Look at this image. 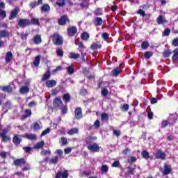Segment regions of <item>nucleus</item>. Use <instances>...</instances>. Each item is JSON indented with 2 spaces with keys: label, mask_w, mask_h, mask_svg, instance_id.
Segmentation results:
<instances>
[{
  "label": "nucleus",
  "mask_w": 178,
  "mask_h": 178,
  "mask_svg": "<svg viewBox=\"0 0 178 178\" xmlns=\"http://www.w3.org/2000/svg\"><path fill=\"white\" fill-rule=\"evenodd\" d=\"M67 33L68 37H74L77 34V26H71L67 29Z\"/></svg>",
  "instance_id": "20e7f679"
},
{
  "label": "nucleus",
  "mask_w": 178,
  "mask_h": 178,
  "mask_svg": "<svg viewBox=\"0 0 178 178\" xmlns=\"http://www.w3.org/2000/svg\"><path fill=\"white\" fill-rule=\"evenodd\" d=\"M51 79V71L47 70L42 76L41 81H47V80H49Z\"/></svg>",
  "instance_id": "cd10ccee"
},
{
  "label": "nucleus",
  "mask_w": 178,
  "mask_h": 178,
  "mask_svg": "<svg viewBox=\"0 0 178 178\" xmlns=\"http://www.w3.org/2000/svg\"><path fill=\"white\" fill-rule=\"evenodd\" d=\"M74 115L75 119H77V120H80V119L83 118V109H81V107H77L75 108Z\"/></svg>",
  "instance_id": "9d476101"
},
{
  "label": "nucleus",
  "mask_w": 178,
  "mask_h": 178,
  "mask_svg": "<svg viewBox=\"0 0 178 178\" xmlns=\"http://www.w3.org/2000/svg\"><path fill=\"white\" fill-rule=\"evenodd\" d=\"M112 168H119L120 166V162L119 161H115L111 164Z\"/></svg>",
  "instance_id": "69168bd1"
},
{
  "label": "nucleus",
  "mask_w": 178,
  "mask_h": 178,
  "mask_svg": "<svg viewBox=\"0 0 178 178\" xmlns=\"http://www.w3.org/2000/svg\"><path fill=\"white\" fill-rule=\"evenodd\" d=\"M22 136L24 137V138H27V140H31V141L37 140V135L35 134H25Z\"/></svg>",
  "instance_id": "bb28decb"
},
{
  "label": "nucleus",
  "mask_w": 178,
  "mask_h": 178,
  "mask_svg": "<svg viewBox=\"0 0 178 178\" xmlns=\"http://www.w3.org/2000/svg\"><path fill=\"white\" fill-rule=\"evenodd\" d=\"M44 145H45V142L44 140H41L35 144L34 148L36 149H40V148H42Z\"/></svg>",
  "instance_id": "4c0bfd02"
},
{
  "label": "nucleus",
  "mask_w": 178,
  "mask_h": 178,
  "mask_svg": "<svg viewBox=\"0 0 178 178\" xmlns=\"http://www.w3.org/2000/svg\"><path fill=\"white\" fill-rule=\"evenodd\" d=\"M156 159H161V161H165L166 159V153L160 149L154 154Z\"/></svg>",
  "instance_id": "39448f33"
},
{
  "label": "nucleus",
  "mask_w": 178,
  "mask_h": 178,
  "mask_svg": "<svg viewBox=\"0 0 178 178\" xmlns=\"http://www.w3.org/2000/svg\"><path fill=\"white\" fill-rule=\"evenodd\" d=\"M92 140H94V138H92V136H89V137L86 138L85 139V143H86V145H92Z\"/></svg>",
  "instance_id": "c03bdc74"
},
{
  "label": "nucleus",
  "mask_w": 178,
  "mask_h": 178,
  "mask_svg": "<svg viewBox=\"0 0 178 178\" xmlns=\"http://www.w3.org/2000/svg\"><path fill=\"white\" fill-rule=\"evenodd\" d=\"M163 37H169L170 35V29L168 28L162 33Z\"/></svg>",
  "instance_id": "09e8293b"
},
{
  "label": "nucleus",
  "mask_w": 178,
  "mask_h": 178,
  "mask_svg": "<svg viewBox=\"0 0 178 178\" xmlns=\"http://www.w3.org/2000/svg\"><path fill=\"white\" fill-rule=\"evenodd\" d=\"M59 161V156H56L54 158H51L49 161V163H51L52 165H56Z\"/></svg>",
  "instance_id": "37998d69"
},
{
  "label": "nucleus",
  "mask_w": 178,
  "mask_h": 178,
  "mask_svg": "<svg viewBox=\"0 0 178 178\" xmlns=\"http://www.w3.org/2000/svg\"><path fill=\"white\" fill-rule=\"evenodd\" d=\"M9 35H10L9 31L5 29L0 30V38H8Z\"/></svg>",
  "instance_id": "393cba45"
},
{
  "label": "nucleus",
  "mask_w": 178,
  "mask_h": 178,
  "mask_svg": "<svg viewBox=\"0 0 178 178\" xmlns=\"http://www.w3.org/2000/svg\"><path fill=\"white\" fill-rule=\"evenodd\" d=\"M40 62H41V56H38L35 58V60L33 61V65L36 67L40 65Z\"/></svg>",
  "instance_id": "79ce46f5"
},
{
  "label": "nucleus",
  "mask_w": 178,
  "mask_h": 178,
  "mask_svg": "<svg viewBox=\"0 0 178 178\" xmlns=\"http://www.w3.org/2000/svg\"><path fill=\"white\" fill-rule=\"evenodd\" d=\"M33 43L36 45H40L41 42H42V39L41 38V35L37 34L33 38Z\"/></svg>",
  "instance_id": "6ab92c4d"
},
{
  "label": "nucleus",
  "mask_w": 178,
  "mask_h": 178,
  "mask_svg": "<svg viewBox=\"0 0 178 178\" xmlns=\"http://www.w3.org/2000/svg\"><path fill=\"white\" fill-rule=\"evenodd\" d=\"M128 169L127 172L124 173L125 177H127L128 176H134V168L128 166L127 168Z\"/></svg>",
  "instance_id": "a878e982"
},
{
  "label": "nucleus",
  "mask_w": 178,
  "mask_h": 178,
  "mask_svg": "<svg viewBox=\"0 0 178 178\" xmlns=\"http://www.w3.org/2000/svg\"><path fill=\"white\" fill-rule=\"evenodd\" d=\"M31 26V24L35 25V26H40V19L38 18H32L30 21Z\"/></svg>",
  "instance_id": "a19ab883"
},
{
  "label": "nucleus",
  "mask_w": 178,
  "mask_h": 178,
  "mask_svg": "<svg viewBox=\"0 0 178 178\" xmlns=\"http://www.w3.org/2000/svg\"><path fill=\"white\" fill-rule=\"evenodd\" d=\"M67 22H70L69 17L67 15H63L58 20V24L59 26H65L67 24Z\"/></svg>",
  "instance_id": "0eeeda50"
},
{
  "label": "nucleus",
  "mask_w": 178,
  "mask_h": 178,
  "mask_svg": "<svg viewBox=\"0 0 178 178\" xmlns=\"http://www.w3.org/2000/svg\"><path fill=\"white\" fill-rule=\"evenodd\" d=\"M102 47L101 41H97L90 45V49H92V51H97L98 49H101Z\"/></svg>",
  "instance_id": "2eb2a0df"
},
{
  "label": "nucleus",
  "mask_w": 178,
  "mask_h": 178,
  "mask_svg": "<svg viewBox=\"0 0 178 178\" xmlns=\"http://www.w3.org/2000/svg\"><path fill=\"white\" fill-rule=\"evenodd\" d=\"M0 90H1V91H3L4 92L10 93L13 91V88H12V86H10V85L6 86H0Z\"/></svg>",
  "instance_id": "a211bd4d"
},
{
  "label": "nucleus",
  "mask_w": 178,
  "mask_h": 178,
  "mask_svg": "<svg viewBox=\"0 0 178 178\" xmlns=\"http://www.w3.org/2000/svg\"><path fill=\"white\" fill-rule=\"evenodd\" d=\"M68 178L69 177V171L65 170L63 172L62 171H58L55 176V178Z\"/></svg>",
  "instance_id": "9b49d317"
},
{
  "label": "nucleus",
  "mask_w": 178,
  "mask_h": 178,
  "mask_svg": "<svg viewBox=\"0 0 178 178\" xmlns=\"http://www.w3.org/2000/svg\"><path fill=\"white\" fill-rule=\"evenodd\" d=\"M104 23V19L102 18L97 17L95 19V26H102V24Z\"/></svg>",
  "instance_id": "f704fd0d"
},
{
  "label": "nucleus",
  "mask_w": 178,
  "mask_h": 178,
  "mask_svg": "<svg viewBox=\"0 0 178 178\" xmlns=\"http://www.w3.org/2000/svg\"><path fill=\"white\" fill-rule=\"evenodd\" d=\"M67 134L69 136H74V134H79V128H72L67 131Z\"/></svg>",
  "instance_id": "c85d7f7f"
},
{
  "label": "nucleus",
  "mask_w": 178,
  "mask_h": 178,
  "mask_svg": "<svg viewBox=\"0 0 178 178\" xmlns=\"http://www.w3.org/2000/svg\"><path fill=\"white\" fill-rule=\"evenodd\" d=\"M24 135L15 134L13 138V143L15 145H19L22 141V137Z\"/></svg>",
  "instance_id": "1a4fd4ad"
},
{
  "label": "nucleus",
  "mask_w": 178,
  "mask_h": 178,
  "mask_svg": "<svg viewBox=\"0 0 178 178\" xmlns=\"http://www.w3.org/2000/svg\"><path fill=\"white\" fill-rule=\"evenodd\" d=\"M140 155L144 159H149V152L147 150H143L141 152Z\"/></svg>",
  "instance_id": "e433bc0d"
},
{
  "label": "nucleus",
  "mask_w": 178,
  "mask_h": 178,
  "mask_svg": "<svg viewBox=\"0 0 178 178\" xmlns=\"http://www.w3.org/2000/svg\"><path fill=\"white\" fill-rule=\"evenodd\" d=\"M0 156L3 159H6V158L8 156V152L5 151H2L0 152Z\"/></svg>",
  "instance_id": "e2e57ef3"
},
{
  "label": "nucleus",
  "mask_w": 178,
  "mask_h": 178,
  "mask_svg": "<svg viewBox=\"0 0 178 178\" xmlns=\"http://www.w3.org/2000/svg\"><path fill=\"white\" fill-rule=\"evenodd\" d=\"M108 94H109V92L108 91V89H106V88H103L102 89V95L103 97H106V95H108Z\"/></svg>",
  "instance_id": "4d7b16f0"
},
{
  "label": "nucleus",
  "mask_w": 178,
  "mask_h": 178,
  "mask_svg": "<svg viewBox=\"0 0 178 178\" xmlns=\"http://www.w3.org/2000/svg\"><path fill=\"white\" fill-rule=\"evenodd\" d=\"M25 115H22L21 117V120H26L27 118H30L31 115H33V113L31 112V110L30 109H25L24 110Z\"/></svg>",
  "instance_id": "412c9836"
},
{
  "label": "nucleus",
  "mask_w": 178,
  "mask_h": 178,
  "mask_svg": "<svg viewBox=\"0 0 178 178\" xmlns=\"http://www.w3.org/2000/svg\"><path fill=\"white\" fill-rule=\"evenodd\" d=\"M177 120V118H174V122H169V120H163L161 122V128L165 129L168 126H173L175 123H176V121Z\"/></svg>",
  "instance_id": "ddd939ff"
},
{
  "label": "nucleus",
  "mask_w": 178,
  "mask_h": 178,
  "mask_svg": "<svg viewBox=\"0 0 178 178\" xmlns=\"http://www.w3.org/2000/svg\"><path fill=\"white\" fill-rule=\"evenodd\" d=\"M56 5H58L59 8H62L66 5V0H56Z\"/></svg>",
  "instance_id": "ea45409f"
},
{
  "label": "nucleus",
  "mask_w": 178,
  "mask_h": 178,
  "mask_svg": "<svg viewBox=\"0 0 178 178\" xmlns=\"http://www.w3.org/2000/svg\"><path fill=\"white\" fill-rule=\"evenodd\" d=\"M172 173V165L164 163V170L162 171L163 176H168Z\"/></svg>",
  "instance_id": "f8f14e48"
},
{
  "label": "nucleus",
  "mask_w": 178,
  "mask_h": 178,
  "mask_svg": "<svg viewBox=\"0 0 178 178\" xmlns=\"http://www.w3.org/2000/svg\"><path fill=\"white\" fill-rule=\"evenodd\" d=\"M0 138L2 143H8L10 141V140H12L10 136H8L5 134H0Z\"/></svg>",
  "instance_id": "4be33fe9"
},
{
  "label": "nucleus",
  "mask_w": 178,
  "mask_h": 178,
  "mask_svg": "<svg viewBox=\"0 0 178 178\" xmlns=\"http://www.w3.org/2000/svg\"><path fill=\"white\" fill-rule=\"evenodd\" d=\"M13 165H15V166H22V165H26V159L24 158L17 159L14 160Z\"/></svg>",
  "instance_id": "4468645a"
},
{
  "label": "nucleus",
  "mask_w": 178,
  "mask_h": 178,
  "mask_svg": "<svg viewBox=\"0 0 178 178\" xmlns=\"http://www.w3.org/2000/svg\"><path fill=\"white\" fill-rule=\"evenodd\" d=\"M13 58V54H12V51L7 52L5 57L6 63H10V62H12Z\"/></svg>",
  "instance_id": "5701e85b"
},
{
  "label": "nucleus",
  "mask_w": 178,
  "mask_h": 178,
  "mask_svg": "<svg viewBox=\"0 0 178 178\" xmlns=\"http://www.w3.org/2000/svg\"><path fill=\"white\" fill-rule=\"evenodd\" d=\"M29 91L30 88H29V86H22L19 89L20 94H27V92H29Z\"/></svg>",
  "instance_id": "c9c22d12"
},
{
  "label": "nucleus",
  "mask_w": 178,
  "mask_h": 178,
  "mask_svg": "<svg viewBox=\"0 0 178 178\" xmlns=\"http://www.w3.org/2000/svg\"><path fill=\"white\" fill-rule=\"evenodd\" d=\"M121 73H122V68H120V67H117L111 71V76H113V77H118L120 76Z\"/></svg>",
  "instance_id": "dca6fc26"
},
{
  "label": "nucleus",
  "mask_w": 178,
  "mask_h": 178,
  "mask_svg": "<svg viewBox=\"0 0 178 178\" xmlns=\"http://www.w3.org/2000/svg\"><path fill=\"white\" fill-rule=\"evenodd\" d=\"M172 45H173V47H178V37L172 40Z\"/></svg>",
  "instance_id": "774afa93"
},
{
  "label": "nucleus",
  "mask_w": 178,
  "mask_h": 178,
  "mask_svg": "<svg viewBox=\"0 0 178 178\" xmlns=\"http://www.w3.org/2000/svg\"><path fill=\"white\" fill-rule=\"evenodd\" d=\"M60 110L61 111V112L63 115H66V113H67V106H61V108H60Z\"/></svg>",
  "instance_id": "bf43d9fd"
},
{
  "label": "nucleus",
  "mask_w": 178,
  "mask_h": 178,
  "mask_svg": "<svg viewBox=\"0 0 178 178\" xmlns=\"http://www.w3.org/2000/svg\"><path fill=\"white\" fill-rule=\"evenodd\" d=\"M18 26L21 27V29H26L28 26H31V23H30V19H19L18 20Z\"/></svg>",
  "instance_id": "7ed1b4c3"
},
{
  "label": "nucleus",
  "mask_w": 178,
  "mask_h": 178,
  "mask_svg": "<svg viewBox=\"0 0 178 178\" xmlns=\"http://www.w3.org/2000/svg\"><path fill=\"white\" fill-rule=\"evenodd\" d=\"M0 16L1 19H5V17H6V11H5V10L0 9Z\"/></svg>",
  "instance_id": "680f3d73"
},
{
  "label": "nucleus",
  "mask_w": 178,
  "mask_h": 178,
  "mask_svg": "<svg viewBox=\"0 0 178 178\" xmlns=\"http://www.w3.org/2000/svg\"><path fill=\"white\" fill-rule=\"evenodd\" d=\"M101 120H109V115L106 113H102L101 114Z\"/></svg>",
  "instance_id": "de8ad7c7"
},
{
  "label": "nucleus",
  "mask_w": 178,
  "mask_h": 178,
  "mask_svg": "<svg viewBox=\"0 0 178 178\" xmlns=\"http://www.w3.org/2000/svg\"><path fill=\"white\" fill-rule=\"evenodd\" d=\"M78 45L79 48H80L79 51L81 53L82 56H85L86 54L83 53V49H86V46H84L83 42H79Z\"/></svg>",
  "instance_id": "473e14b6"
},
{
  "label": "nucleus",
  "mask_w": 178,
  "mask_h": 178,
  "mask_svg": "<svg viewBox=\"0 0 178 178\" xmlns=\"http://www.w3.org/2000/svg\"><path fill=\"white\" fill-rule=\"evenodd\" d=\"M94 15L95 16H102V12H101V8H97L96 10L93 12Z\"/></svg>",
  "instance_id": "5fc2aeb1"
},
{
  "label": "nucleus",
  "mask_w": 178,
  "mask_h": 178,
  "mask_svg": "<svg viewBox=\"0 0 178 178\" xmlns=\"http://www.w3.org/2000/svg\"><path fill=\"white\" fill-rule=\"evenodd\" d=\"M140 47L142 49H148L149 47V42H148V41H144L142 42Z\"/></svg>",
  "instance_id": "a18cd8bd"
},
{
  "label": "nucleus",
  "mask_w": 178,
  "mask_h": 178,
  "mask_svg": "<svg viewBox=\"0 0 178 178\" xmlns=\"http://www.w3.org/2000/svg\"><path fill=\"white\" fill-rule=\"evenodd\" d=\"M19 12H20V8L19 7H15L10 12L9 20H13V19H16L17 17V15H19Z\"/></svg>",
  "instance_id": "423d86ee"
},
{
  "label": "nucleus",
  "mask_w": 178,
  "mask_h": 178,
  "mask_svg": "<svg viewBox=\"0 0 178 178\" xmlns=\"http://www.w3.org/2000/svg\"><path fill=\"white\" fill-rule=\"evenodd\" d=\"M127 162L128 163H134L135 162H137V158H136L134 156H132L127 159Z\"/></svg>",
  "instance_id": "864d4df0"
},
{
  "label": "nucleus",
  "mask_w": 178,
  "mask_h": 178,
  "mask_svg": "<svg viewBox=\"0 0 178 178\" xmlns=\"http://www.w3.org/2000/svg\"><path fill=\"white\" fill-rule=\"evenodd\" d=\"M87 148L89 151H91V152H99V145L97 143H93L92 145H87Z\"/></svg>",
  "instance_id": "6e6552de"
},
{
  "label": "nucleus",
  "mask_w": 178,
  "mask_h": 178,
  "mask_svg": "<svg viewBox=\"0 0 178 178\" xmlns=\"http://www.w3.org/2000/svg\"><path fill=\"white\" fill-rule=\"evenodd\" d=\"M41 155L46 156V155H51V150L43 149L41 152Z\"/></svg>",
  "instance_id": "13d9d810"
},
{
  "label": "nucleus",
  "mask_w": 178,
  "mask_h": 178,
  "mask_svg": "<svg viewBox=\"0 0 178 178\" xmlns=\"http://www.w3.org/2000/svg\"><path fill=\"white\" fill-rule=\"evenodd\" d=\"M150 19H151V14H146L143 17V22H149Z\"/></svg>",
  "instance_id": "0e129e2a"
},
{
  "label": "nucleus",
  "mask_w": 178,
  "mask_h": 178,
  "mask_svg": "<svg viewBox=\"0 0 178 178\" xmlns=\"http://www.w3.org/2000/svg\"><path fill=\"white\" fill-rule=\"evenodd\" d=\"M68 58H70V59H79V58H80V54L71 52L70 53Z\"/></svg>",
  "instance_id": "58836bf2"
},
{
  "label": "nucleus",
  "mask_w": 178,
  "mask_h": 178,
  "mask_svg": "<svg viewBox=\"0 0 178 178\" xmlns=\"http://www.w3.org/2000/svg\"><path fill=\"white\" fill-rule=\"evenodd\" d=\"M113 133L114 136H116V137H120V136L122 135V132L120 131V130L113 129Z\"/></svg>",
  "instance_id": "052dcab7"
},
{
  "label": "nucleus",
  "mask_w": 178,
  "mask_h": 178,
  "mask_svg": "<svg viewBox=\"0 0 178 178\" xmlns=\"http://www.w3.org/2000/svg\"><path fill=\"white\" fill-rule=\"evenodd\" d=\"M57 56L62 58L63 56V50L62 49H57L56 51Z\"/></svg>",
  "instance_id": "6e6d98bb"
},
{
  "label": "nucleus",
  "mask_w": 178,
  "mask_h": 178,
  "mask_svg": "<svg viewBox=\"0 0 178 178\" xmlns=\"http://www.w3.org/2000/svg\"><path fill=\"white\" fill-rule=\"evenodd\" d=\"M156 22H157V24L159 25L165 24L168 23V20L166 19V17H163V15H160L156 18Z\"/></svg>",
  "instance_id": "f3484780"
},
{
  "label": "nucleus",
  "mask_w": 178,
  "mask_h": 178,
  "mask_svg": "<svg viewBox=\"0 0 178 178\" xmlns=\"http://www.w3.org/2000/svg\"><path fill=\"white\" fill-rule=\"evenodd\" d=\"M52 42L55 45H63V38L59 33H54L52 36Z\"/></svg>",
  "instance_id": "f257e3e1"
},
{
  "label": "nucleus",
  "mask_w": 178,
  "mask_h": 178,
  "mask_svg": "<svg viewBox=\"0 0 178 178\" xmlns=\"http://www.w3.org/2000/svg\"><path fill=\"white\" fill-rule=\"evenodd\" d=\"M45 84L47 88H52L53 87H55V86H56V81L52 79L47 80Z\"/></svg>",
  "instance_id": "b1692460"
},
{
  "label": "nucleus",
  "mask_w": 178,
  "mask_h": 178,
  "mask_svg": "<svg viewBox=\"0 0 178 178\" xmlns=\"http://www.w3.org/2000/svg\"><path fill=\"white\" fill-rule=\"evenodd\" d=\"M49 10H51V6L48 3H44L40 7L41 13H47Z\"/></svg>",
  "instance_id": "aec40b11"
},
{
  "label": "nucleus",
  "mask_w": 178,
  "mask_h": 178,
  "mask_svg": "<svg viewBox=\"0 0 178 178\" xmlns=\"http://www.w3.org/2000/svg\"><path fill=\"white\" fill-rule=\"evenodd\" d=\"M63 101H64L65 104H69V102H70V94L66 93L63 95Z\"/></svg>",
  "instance_id": "2f4dec72"
},
{
  "label": "nucleus",
  "mask_w": 178,
  "mask_h": 178,
  "mask_svg": "<svg viewBox=\"0 0 178 178\" xmlns=\"http://www.w3.org/2000/svg\"><path fill=\"white\" fill-rule=\"evenodd\" d=\"M33 130H40V124L38 122H33Z\"/></svg>",
  "instance_id": "338daca9"
},
{
  "label": "nucleus",
  "mask_w": 178,
  "mask_h": 178,
  "mask_svg": "<svg viewBox=\"0 0 178 178\" xmlns=\"http://www.w3.org/2000/svg\"><path fill=\"white\" fill-rule=\"evenodd\" d=\"M152 55H154V52H152V51H146L144 54V58L145 59H149V58H151V56H152Z\"/></svg>",
  "instance_id": "8fccbe9b"
},
{
  "label": "nucleus",
  "mask_w": 178,
  "mask_h": 178,
  "mask_svg": "<svg viewBox=\"0 0 178 178\" xmlns=\"http://www.w3.org/2000/svg\"><path fill=\"white\" fill-rule=\"evenodd\" d=\"M172 53L173 56L172 57V60L176 62V60H178V48L174 49Z\"/></svg>",
  "instance_id": "72a5a7b5"
},
{
  "label": "nucleus",
  "mask_w": 178,
  "mask_h": 178,
  "mask_svg": "<svg viewBox=\"0 0 178 178\" xmlns=\"http://www.w3.org/2000/svg\"><path fill=\"white\" fill-rule=\"evenodd\" d=\"M108 170H109V168L107 165H103L101 168V172L102 173H108Z\"/></svg>",
  "instance_id": "603ef678"
},
{
  "label": "nucleus",
  "mask_w": 178,
  "mask_h": 178,
  "mask_svg": "<svg viewBox=\"0 0 178 178\" xmlns=\"http://www.w3.org/2000/svg\"><path fill=\"white\" fill-rule=\"evenodd\" d=\"M53 106L54 109L59 111V109H62V106H63V102H62L60 98L56 97L53 101Z\"/></svg>",
  "instance_id": "f03ea898"
},
{
  "label": "nucleus",
  "mask_w": 178,
  "mask_h": 178,
  "mask_svg": "<svg viewBox=\"0 0 178 178\" xmlns=\"http://www.w3.org/2000/svg\"><path fill=\"white\" fill-rule=\"evenodd\" d=\"M129 108H130V106H129L128 104H124L120 106V109L122 112H127V111H129Z\"/></svg>",
  "instance_id": "49530a36"
},
{
  "label": "nucleus",
  "mask_w": 178,
  "mask_h": 178,
  "mask_svg": "<svg viewBox=\"0 0 178 178\" xmlns=\"http://www.w3.org/2000/svg\"><path fill=\"white\" fill-rule=\"evenodd\" d=\"M172 55V50L171 49H165L162 52L163 58H169Z\"/></svg>",
  "instance_id": "c756f323"
},
{
  "label": "nucleus",
  "mask_w": 178,
  "mask_h": 178,
  "mask_svg": "<svg viewBox=\"0 0 178 178\" xmlns=\"http://www.w3.org/2000/svg\"><path fill=\"white\" fill-rule=\"evenodd\" d=\"M81 40H83V41H87L90 39V34L88 32L84 31L81 34Z\"/></svg>",
  "instance_id": "7c9ffc66"
},
{
  "label": "nucleus",
  "mask_w": 178,
  "mask_h": 178,
  "mask_svg": "<svg viewBox=\"0 0 178 178\" xmlns=\"http://www.w3.org/2000/svg\"><path fill=\"white\" fill-rule=\"evenodd\" d=\"M67 72L68 74H73L74 73V68L73 67V65H70L67 67Z\"/></svg>",
  "instance_id": "3c124183"
}]
</instances>
